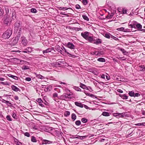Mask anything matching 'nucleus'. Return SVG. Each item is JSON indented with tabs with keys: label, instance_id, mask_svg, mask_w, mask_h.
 Here are the masks:
<instances>
[{
	"label": "nucleus",
	"instance_id": "f257e3e1",
	"mask_svg": "<svg viewBox=\"0 0 145 145\" xmlns=\"http://www.w3.org/2000/svg\"><path fill=\"white\" fill-rule=\"evenodd\" d=\"M12 34V31L10 29H8L3 35V37L5 39L9 38Z\"/></svg>",
	"mask_w": 145,
	"mask_h": 145
},
{
	"label": "nucleus",
	"instance_id": "f03ea898",
	"mask_svg": "<svg viewBox=\"0 0 145 145\" xmlns=\"http://www.w3.org/2000/svg\"><path fill=\"white\" fill-rule=\"evenodd\" d=\"M114 115L117 118H119L120 117H126L127 116V112L115 113Z\"/></svg>",
	"mask_w": 145,
	"mask_h": 145
},
{
	"label": "nucleus",
	"instance_id": "7ed1b4c3",
	"mask_svg": "<svg viewBox=\"0 0 145 145\" xmlns=\"http://www.w3.org/2000/svg\"><path fill=\"white\" fill-rule=\"evenodd\" d=\"M142 26L140 24L137 22V31H143L145 32V29H142Z\"/></svg>",
	"mask_w": 145,
	"mask_h": 145
},
{
	"label": "nucleus",
	"instance_id": "20e7f679",
	"mask_svg": "<svg viewBox=\"0 0 145 145\" xmlns=\"http://www.w3.org/2000/svg\"><path fill=\"white\" fill-rule=\"evenodd\" d=\"M33 51V48L31 47H28L27 48L24 50L22 51V52L24 53H30Z\"/></svg>",
	"mask_w": 145,
	"mask_h": 145
},
{
	"label": "nucleus",
	"instance_id": "39448f33",
	"mask_svg": "<svg viewBox=\"0 0 145 145\" xmlns=\"http://www.w3.org/2000/svg\"><path fill=\"white\" fill-rule=\"evenodd\" d=\"M20 37V35L17 36L12 41V44L13 45H15L18 43Z\"/></svg>",
	"mask_w": 145,
	"mask_h": 145
},
{
	"label": "nucleus",
	"instance_id": "423d86ee",
	"mask_svg": "<svg viewBox=\"0 0 145 145\" xmlns=\"http://www.w3.org/2000/svg\"><path fill=\"white\" fill-rule=\"evenodd\" d=\"M89 33L88 32H85L84 33H81V36L84 38L86 39L88 37Z\"/></svg>",
	"mask_w": 145,
	"mask_h": 145
},
{
	"label": "nucleus",
	"instance_id": "0eeeda50",
	"mask_svg": "<svg viewBox=\"0 0 145 145\" xmlns=\"http://www.w3.org/2000/svg\"><path fill=\"white\" fill-rule=\"evenodd\" d=\"M67 46L71 49H74L75 48V46L72 43L68 42L67 44Z\"/></svg>",
	"mask_w": 145,
	"mask_h": 145
},
{
	"label": "nucleus",
	"instance_id": "6e6552de",
	"mask_svg": "<svg viewBox=\"0 0 145 145\" xmlns=\"http://www.w3.org/2000/svg\"><path fill=\"white\" fill-rule=\"evenodd\" d=\"M21 40L22 44L24 45L25 46L27 44V41L25 38L24 37H22L21 38Z\"/></svg>",
	"mask_w": 145,
	"mask_h": 145
},
{
	"label": "nucleus",
	"instance_id": "1a4fd4ad",
	"mask_svg": "<svg viewBox=\"0 0 145 145\" xmlns=\"http://www.w3.org/2000/svg\"><path fill=\"white\" fill-rule=\"evenodd\" d=\"M11 21L10 19L9 18H5L4 19V23L7 25H10L11 23Z\"/></svg>",
	"mask_w": 145,
	"mask_h": 145
},
{
	"label": "nucleus",
	"instance_id": "9d476101",
	"mask_svg": "<svg viewBox=\"0 0 145 145\" xmlns=\"http://www.w3.org/2000/svg\"><path fill=\"white\" fill-rule=\"evenodd\" d=\"M138 68L139 71H144L145 70V67L144 65L138 66Z\"/></svg>",
	"mask_w": 145,
	"mask_h": 145
},
{
	"label": "nucleus",
	"instance_id": "9b49d317",
	"mask_svg": "<svg viewBox=\"0 0 145 145\" xmlns=\"http://www.w3.org/2000/svg\"><path fill=\"white\" fill-rule=\"evenodd\" d=\"M20 25V22L18 21H17L15 24L14 26L15 27V30L16 31H18V28Z\"/></svg>",
	"mask_w": 145,
	"mask_h": 145
},
{
	"label": "nucleus",
	"instance_id": "f8f14e48",
	"mask_svg": "<svg viewBox=\"0 0 145 145\" xmlns=\"http://www.w3.org/2000/svg\"><path fill=\"white\" fill-rule=\"evenodd\" d=\"M53 143V142L46 140H42V144H50Z\"/></svg>",
	"mask_w": 145,
	"mask_h": 145
},
{
	"label": "nucleus",
	"instance_id": "ddd939ff",
	"mask_svg": "<svg viewBox=\"0 0 145 145\" xmlns=\"http://www.w3.org/2000/svg\"><path fill=\"white\" fill-rule=\"evenodd\" d=\"M117 30L118 31H123L125 32H128L129 30L128 29H125L123 27L117 28Z\"/></svg>",
	"mask_w": 145,
	"mask_h": 145
},
{
	"label": "nucleus",
	"instance_id": "4468645a",
	"mask_svg": "<svg viewBox=\"0 0 145 145\" xmlns=\"http://www.w3.org/2000/svg\"><path fill=\"white\" fill-rule=\"evenodd\" d=\"M55 49L58 52H62L63 49L59 46H56Z\"/></svg>",
	"mask_w": 145,
	"mask_h": 145
},
{
	"label": "nucleus",
	"instance_id": "2eb2a0df",
	"mask_svg": "<svg viewBox=\"0 0 145 145\" xmlns=\"http://www.w3.org/2000/svg\"><path fill=\"white\" fill-rule=\"evenodd\" d=\"M102 41L101 39H97L95 40L93 43L97 44L101 43Z\"/></svg>",
	"mask_w": 145,
	"mask_h": 145
},
{
	"label": "nucleus",
	"instance_id": "dca6fc26",
	"mask_svg": "<svg viewBox=\"0 0 145 145\" xmlns=\"http://www.w3.org/2000/svg\"><path fill=\"white\" fill-rule=\"evenodd\" d=\"M35 74L36 75V77L38 78H40L42 79H44L45 78L44 77L42 76L40 74H37L35 73Z\"/></svg>",
	"mask_w": 145,
	"mask_h": 145
},
{
	"label": "nucleus",
	"instance_id": "f3484780",
	"mask_svg": "<svg viewBox=\"0 0 145 145\" xmlns=\"http://www.w3.org/2000/svg\"><path fill=\"white\" fill-rule=\"evenodd\" d=\"M75 104L76 106H79L81 108H82L83 107L84 105L82 104L81 103H78L77 102H75L74 103Z\"/></svg>",
	"mask_w": 145,
	"mask_h": 145
},
{
	"label": "nucleus",
	"instance_id": "a211bd4d",
	"mask_svg": "<svg viewBox=\"0 0 145 145\" xmlns=\"http://www.w3.org/2000/svg\"><path fill=\"white\" fill-rule=\"evenodd\" d=\"M136 22H135L133 24H130L129 25V28H134V29H135L136 27Z\"/></svg>",
	"mask_w": 145,
	"mask_h": 145
},
{
	"label": "nucleus",
	"instance_id": "6ab92c4d",
	"mask_svg": "<svg viewBox=\"0 0 145 145\" xmlns=\"http://www.w3.org/2000/svg\"><path fill=\"white\" fill-rule=\"evenodd\" d=\"M53 50V49L52 48H48L46 50H43V53L44 54H45L51 52Z\"/></svg>",
	"mask_w": 145,
	"mask_h": 145
},
{
	"label": "nucleus",
	"instance_id": "aec40b11",
	"mask_svg": "<svg viewBox=\"0 0 145 145\" xmlns=\"http://www.w3.org/2000/svg\"><path fill=\"white\" fill-rule=\"evenodd\" d=\"M12 89L16 91H18L19 89V88L14 85H12L11 86Z\"/></svg>",
	"mask_w": 145,
	"mask_h": 145
},
{
	"label": "nucleus",
	"instance_id": "412c9836",
	"mask_svg": "<svg viewBox=\"0 0 145 145\" xmlns=\"http://www.w3.org/2000/svg\"><path fill=\"white\" fill-rule=\"evenodd\" d=\"M80 87L84 89H88V87L84 84L80 83Z\"/></svg>",
	"mask_w": 145,
	"mask_h": 145
},
{
	"label": "nucleus",
	"instance_id": "4be33fe9",
	"mask_svg": "<svg viewBox=\"0 0 145 145\" xmlns=\"http://www.w3.org/2000/svg\"><path fill=\"white\" fill-rule=\"evenodd\" d=\"M129 94L130 96L131 97H135L136 96V93L135 94L134 92L133 91H130L129 93Z\"/></svg>",
	"mask_w": 145,
	"mask_h": 145
},
{
	"label": "nucleus",
	"instance_id": "5701e85b",
	"mask_svg": "<svg viewBox=\"0 0 145 145\" xmlns=\"http://www.w3.org/2000/svg\"><path fill=\"white\" fill-rule=\"evenodd\" d=\"M110 114V113L106 112H104L102 113V115L104 116H109Z\"/></svg>",
	"mask_w": 145,
	"mask_h": 145
},
{
	"label": "nucleus",
	"instance_id": "b1692460",
	"mask_svg": "<svg viewBox=\"0 0 145 145\" xmlns=\"http://www.w3.org/2000/svg\"><path fill=\"white\" fill-rule=\"evenodd\" d=\"M87 136H78L77 137H75V138H78L79 139L82 140L85 138Z\"/></svg>",
	"mask_w": 145,
	"mask_h": 145
},
{
	"label": "nucleus",
	"instance_id": "393cba45",
	"mask_svg": "<svg viewBox=\"0 0 145 145\" xmlns=\"http://www.w3.org/2000/svg\"><path fill=\"white\" fill-rule=\"evenodd\" d=\"M8 76L9 77H11V78H14V79H15V80L18 79V77L16 76L12 75L11 74H8Z\"/></svg>",
	"mask_w": 145,
	"mask_h": 145
},
{
	"label": "nucleus",
	"instance_id": "a878e982",
	"mask_svg": "<svg viewBox=\"0 0 145 145\" xmlns=\"http://www.w3.org/2000/svg\"><path fill=\"white\" fill-rule=\"evenodd\" d=\"M86 40H88L90 42H91L92 41L94 40H93V38L91 37H88Z\"/></svg>",
	"mask_w": 145,
	"mask_h": 145
},
{
	"label": "nucleus",
	"instance_id": "bb28decb",
	"mask_svg": "<svg viewBox=\"0 0 145 145\" xmlns=\"http://www.w3.org/2000/svg\"><path fill=\"white\" fill-rule=\"evenodd\" d=\"M5 8L6 14H8L9 13V7L7 6H5Z\"/></svg>",
	"mask_w": 145,
	"mask_h": 145
},
{
	"label": "nucleus",
	"instance_id": "cd10ccee",
	"mask_svg": "<svg viewBox=\"0 0 145 145\" xmlns=\"http://www.w3.org/2000/svg\"><path fill=\"white\" fill-rule=\"evenodd\" d=\"M76 116L75 114H72L71 115V118L73 120H75L76 118Z\"/></svg>",
	"mask_w": 145,
	"mask_h": 145
},
{
	"label": "nucleus",
	"instance_id": "c85d7f7f",
	"mask_svg": "<svg viewBox=\"0 0 145 145\" xmlns=\"http://www.w3.org/2000/svg\"><path fill=\"white\" fill-rule=\"evenodd\" d=\"M73 88L75 90L77 91H81V89L78 87L74 86Z\"/></svg>",
	"mask_w": 145,
	"mask_h": 145
},
{
	"label": "nucleus",
	"instance_id": "c756f323",
	"mask_svg": "<svg viewBox=\"0 0 145 145\" xmlns=\"http://www.w3.org/2000/svg\"><path fill=\"white\" fill-rule=\"evenodd\" d=\"M97 61L101 62H105V59L103 58H99L98 59Z\"/></svg>",
	"mask_w": 145,
	"mask_h": 145
},
{
	"label": "nucleus",
	"instance_id": "7c9ffc66",
	"mask_svg": "<svg viewBox=\"0 0 145 145\" xmlns=\"http://www.w3.org/2000/svg\"><path fill=\"white\" fill-rule=\"evenodd\" d=\"M4 13V11L2 8L0 7V16H2Z\"/></svg>",
	"mask_w": 145,
	"mask_h": 145
},
{
	"label": "nucleus",
	"instance_id": "2f4dec72",
	"mask_svg": "<svg viewBox=\"0 0 145 145\" xmlns=\"http://www.w3.org/2000/svg\"><path fill=\"white\" fill-rule=\"evenodd\" d=\"M120 50L124 54L126 55L127 54V52H126V51H125L124 49H122V48H121L120 49Z\"/></svg>",
	"mask_w": 145,
	"mask_h": 145
},
{
	"label": "nucleus",
	"instance_id": "473e14b6",
	"mask_svg": "<svg viewBox=\"0 0 145 145\" xmlns=\"http://www.w3.org/2000/svg\"><path fill=\"white\" fill-rule=\"evenodd\" d=\"M67 54H68V56H69L73 58H75V57H76V56L74 55H72L71 54H70L69 53V52H67Z\"/></svg>",
	"mask_w": 145,
	"mask_h": 145
},
{
	"label": "nucleus",
	"instance_id": "72a5a7b5",
	"mask_svg": "<svg viewBox=\"0 0 145 145\" xmlns=\"http://www.w3.org/2000/svg\"><path fill=\"white\" fill-rule=\"evenodd\" d=\"M31 141L32 142H37V140L33 136L31 138Z\"/></svg>",
	"mask_w": 145,
	"mask_h": 145
},
{
	"label": "nucleus",
	"instance_id": "f704fd0d",
	"mask_svg": "<svg viewBox=\"0 0 145 145\" xmlns=\"http://www.w3.org/2000/svg\"><path fill=\"white\" fill-rule=\"evenodd\" d=\"M70 112L69 111H67L64 113V116H67L70 115Z\"/></svg>",
	"mask_w": 145,
	"mask_h": 145
},
{
	"label": "nucleus",
	"instance_id": "c9c22d12",
	"mask_svg": "<svg viewBox=\"0 0 145 145\" xmlns=\"http://www.w3.org/2000/svg\"><path fill=\"white\" fill-rule=\"evenodd\" d=\"M71 8H66V7H60L59 8V9L60 10H62L63 9H64L65 10H67L68 9H71Z\"/></svg>",
	"mask_w": 145,
	"mask_h": 145
},
{
	"label": "nucleus",
	"instance_id": "e433bc0d",
	"mask_svg": "<svg viewBox=\"0 0 145 145\" xmlns=\"http://www.w3.org/2000/svg\"><path fill=\"white\" fill-rule=\"evenodd\" d=\"M88 121L87 119L85 118H83L81 119V121L84 123H86Z\"/></svg>",
	"mask_w": 145,
	"mask_h": 145
},
{
	"label": "nucleus",
	"instance_id": "4c0bfd02",
	"mask_svg": "<svg viewBox=\"0 0 145 145\" xmlns=\"http://www.w3.org/2000/svg\"><path fill=\"white\" fill-rule=\"evenodd\" d=\"M81 122L80 120H77L75 122V124L79 126L80 125Z\"/></svg>",
	"mask_w": 145,
	"mask_h": 145
},
{
	"label": "nucleus",
	"instance_id": "58836bf2",
	"mask_svg": "<svg viewBox=\"0 0 145 145\" xmlns=\"http://www.w3.org/2000/svg\"><path fill=\"white\" fill-rule=\"evenodd\" d=\"M97 52L98 54V55H102L104 53L103 51H97Z\"/></svg>",
	"mask_w": 145,
	"mask_h": 145
},
{
	"label": "nucleus",
	"instance_id": "ea45409f",
	"mask_svg": "<svg viewBox=\"0 0 145 145\" xmlns=\"http://www.w3.org/2000/svg\"><path fill=\"white\" fill-rule=\"evenodd\" d=\"M29 69V67L28 66L26 65H24L22 67V69L23 70H25L26 69Z\"/></svg>",
	"mask_w": 145,
	"mask_h": 145
},
{
	"label": "nucleus",
	"instance_id": "a19ab883",
	"mask_svg": "<svg viewBox=\"0 0 145 145\" xmlns=\"http://www.w3.org/2000/svg\"><path fill=\"white\" fill-rule=\"evenodd\" d=\"M82 17L85 20H87V21H89V19L88 18V17L85 16V15H83L82 16Z\"/></svg>",
	"mask_w": 145,
	"mask_h": 145
},
{
	"label": "nucleus",
	"instance_id": "79ce46f5",
	"mask_svg": "<svg viewBox=\"0 0 145 145\" xmlns=\"http://www.w3.org/2000/svg\"><path fill=\"white\" fill-rule=\"evenodd\" d=\"M44 88H45L44 89V90L45 91L47 92L48 91H50V90L49 89V87H47L46 86L45 87H44Z\"/></svg>",
	"mask_w": 145,
	"mask_h": 145
},
{
	"label": "nucleus",
	"instance_id": "37998d69",
	"mask_svg": "<svg viewBox=\"0 0 145 145\" xmlns=\"http://www.w3.org/2000/svg\"><path fill=\"white\" fill-rule=\"evenodd\" d=\"M104 36L107 38H110V35L108 33H106L105 34Z\"/></svg>",
	"mask_w": 145,
	"mask_h": 145
},
{
	"label": "nucleus",
	"instance_id": "c03bdc74",
	"mask_svg": "<svg viewBox=\"0 0 145 145\" xmlns=\"http://www.w3.org/2000/svg\"><path fill=\"white\" fill-rule=\"evenodd\" d=\"M91 54L93 55H96V56L98 55V53H97V51L91 52Z\"/></svg>",
	"mask_w": 145,
	"mask_h": 145
},
{
	"label": "nucleus",
	"instance_id": "a18cd8bd",
	"mask_svg": "<svg viewBox=\"0 0 145 145\" xmlns=\"http://www.w3.org/2000/svg\"><path fill=\"white\" fill-rule=\"evenodd\" d=\"M31 11L32 12L35 13L37 12V10L35 8H32L31 10Z\"/></svg>",
	"mask_w": 145,
	"mask_h": 145
},
{
	"label": "nucleus",
	"instance_id": "49530a36",
	"mask_svg": "<svg viewBox=\"0 0 145 145\" xmlns=\"http://www.w3.org/2000/svg\"><path fill=\"white\" fill-rule=\"evenodd\" d=\"M82 2L84 5H86L88 4V1L87 0H82Z\"/></svg>",
	"mask_w": 145,
	"mask_h": 145
},
{
	"label": "nucleus",
	"instance_id": "de8ad7c7",
	"mask_svg": "<svg viewBox=\"0 0 145 145\" xmlns=\"http://www.w3.org/2000/svg\"><path fill=\"white\" fill-rule=\"evenodd\" d=\"M12 18L13 19H15L16 18V16L15 15V13H13L12 14Z\"/></svg>",
	"mask_w": 145,
	"mask_h": 145
},
{
	"label": "nucleus",
	"instance_id": "09e8293b",
	"mask_svg": "<svg viewBox=\"0 0 145 145\" xmlns=\"http://www.w3.org/2000/svg\"><path fill=\"white\" fill-rule=\"evenodd\" d=\"M127 10H126L125 8H124L123 9L122 12L124 14H127Z\"/></svg>",
	"mask_w": 145,
	"mask_h": 145
},
{
	"label": "nucleus",
	"instance_id": "8fccbe9b",
	"mask_svg": "<svg viewBox=\"0 0 145 145\" xmlns=\"http://www.w3.org/2000/svg\"><path fill=\"white\" fill-rule=\"evenodd\" d=\"M7 119L9 121H11L12 119L11 118L10 116L8 115L6 117Z\"/></svg>",
	"mask_w": 145,
	"mask_h": 145
},
{
	"label": "nucleus",
	"instance_id": "3c124183",
	"mask_svg": "<svg viewBox=\"0 0 145 145\" xmlns=\"http://www.w3.org/2000/svg\"><path fill=\"white\" fill-rule=\"evenodd\" d=\"M36 101L38 102L39 103H40L41 102H42V100L40 98H38L36 100Z\"/></svg>",
	"mask_w": 145,
	"mask_h": 145
},
{
	"label": "nucleus",
	"instance_id": "603ef678",
	"mask_svg": "<svg viewBox=\"0 0 145 145\" xmlns=\"http://www.w3.org/2000/svg\"><path fill=\"white\" fill-rule=\"evenodd\" d=\"M2 102L3 103H5L7 104L8 103H9V101H6L4 99H2L1 100Z\"/></svg>",
	"mask_w": 145,
	"mask_h": 145
},
{
	"label": "nucleus",
	"instance_id": "864d4df0",
	"mask_svg": "<svg viewBox=\"0 0 145 145\" xmlns=\"http://www.w3.org/2000/svg\"><path fill=\"white\" fill-rule=\"evenodd\" d=\"M75 7L77 9H79L81 8L80 6L78 4H77L75 5Z\"/></svg>",
	"mask_w": 145,
	"mask_h": 145
},
{
	"label": "nucleus",
	"instance_id": "5fc2aeb1",
	"mask_svg": "<svg viewBox=\"0 0 145 145\" xmlns=\"http://www.w3.org/2000/svg\"><path fill=\"white\" fill-rule=\"evenodd\" d=\"M144 122L142 123H139L137 124V126H144Z\"/></svg>",
	"mask_w": 145,
	"mask_h": 145
},
{
	"label": "nucleus",
	"instance_id": "6e6d98bb",
	"mask_svg": "<svg viewBox=\"0 0 145 145\" xmlns=\"http://www.w3.org/2000/svg\"><path fill=\"white\" fill-rule=\"evenodd\" d=\"M12 117L14 119H16L17 118L16 114L14 113H13Z\"/></svg>",
	"mask_w": 145,
	"mask_h": 145
},
{
	"label": "nucleus",
	"instance_id": "4d7b16f0",
	"mask_svg": "<svg viewBox=\"0 0 145 145\" xmlns=\"http://www.w3.org/2000/svg\"><path fill=\"white\" fill-rule=\"evenodd\" d=\"M24 135L25 136H26L27 137H29L30 136V134H29V133H28V132H26V133H24Z\"/></svg>",
	"mask_w": 145,
	"mask_h": 145
},
{
	"label": "nucleus",
	"instance_id": "13d9d810",
	"mask_svg": "<svg viewBox=\"0 0 145 145\" xmlns=\"http://www.w3.org/2000/svg\"><path fill=\"white\" fill-rule=\"evenodd\" d=\"M25 80L28 81H30L31 80V78L30 77L26 78Z\"/></svg>",
	"mask_w": 145,
	"mask_h": 145
},
{
	"label": "nucleus",
	"instance_id": "bf43d9fd",
	"mask_svg": "<svg viewBox=\"0 0 145 145\" xmlns=\"http://www.w3.org/2000/svg\"><path fill=\"white\" fill-rule=\"evenodd\" d=\"M57 93H54L53 95V97L54 98L57 97Z\"/></svg>",
	"mask_w": 145,
	"mask_h": 145
},
{
	"label": "nucleus",
	"instance_id": "052dcab7",
	"mask_svg": "<svg viewBox=\"0 0 145 145\" xmlns=\"http://www.w3.org/2000/svg\"><path fill=\"white\" fill-rule=\"evenodd\" d=\"M123 98L124 99H127L128 98V97L125 95H124L123 96Z\"/></svg>",
	"mask_w": 145,
	"mask_h": 145
},
{
	"label": "nucleus",
	"instance_id": "680f3d73",
	"mask_svg": "<svg viewBox=\"0 0 145 145\" xmlns=\"http://www.w3.org/2000/svg\"><path fill=\"white\" fill-rule=\"evenodd\" d=\"M14 98L15 100H18V97L17 96H15L14 97Z\"/></svg>",
	"mask_w": 145,
	"mask_h": 145
},
{
	"label": "nucleus",
	"instance_id": "e2e57ef3",
	"mask_svg": "<svg viewBox=\"0 0 145 145\" xmlns=\"http://www.w3.org/2000/svg\"><path fill=\"white\" fill-rule=\"evenodd\" d=\"M111 38H112L114 39L115 40H118V38L112 36Z\"/></svg>",
	"mask_w": 145,
	"mask_h": 145
},
{
	"label": "nucleus",
	"instance_id": "0e129e2a",
	"mask_svg": "<svg viewBox=\"0 0 145 145\" xmlns=\"http://www.w3.org/2000/svg\"><path fill=\"white\" fill-rule=\"evenodd\" d=\"M6 82H1L0 84L3 85H7Z\"/></svg>",
	"mask_w": 145,
	"mask_h": 145
},
{
	"label": "nucleus",
	"instance_id": "69168bd1",
	"mask_svg": "<svg viewBox=\"0 0 145 145\" xmlns=\"http://www.w3.org/2000/svg\"><path fill=\"white\" fill-rule=\"evenodd\" d=\"M56 64L55 65V63H52V65H53V66H54V65H59V64L58 63V62H56V63H55Z\"/></svg>",
	"mask_w": 145,
	"mask_h": 145
},
{
	"label": "nucleus",
	"instance_id": "338daca9",
	"mask_svg": "<svg viewBox=\"0 0 145 145\" xmlns=\"http://www.w3.org/2000/svg\"><path fill=\"white\" fill-rule=\"evenodd\" d=\"M42 102H41L40 103H39V105L40 106H41L42 107H44V105L42 104Z\"/></svg>",
	"mask_w": 145,
	"mask_h": 145
},
{
	"label": "nucleus",
	"instance_id": "774afa93",
	"mask_svg": "<svg viewBox=\"0 0 145 145\" xmlns=\"http://www.w3.org/2000/svg\"><path fill=\"white\" fill-rule=\"evenodd\" d=\"M17 145H23L22 143L20 142H17Z\"/></svg>",
	"mask_w": 145,
	"mask_h": 145
}]
</instances>
